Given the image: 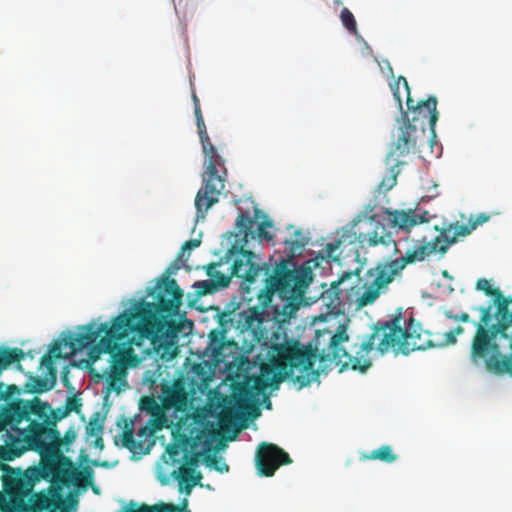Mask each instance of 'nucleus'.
Here are the masks:
<instances>
[{
	"label": "nucleus",
	"instance_id": "obj_1",
	"mask_svg": "<svg viewBox=\"0 0 512 512\" xmlns=\"http://www.w3.org/2000/svg\"><path fill=\"white\" fill-rule=\"evenodd\" d=\"M348 341L347 326L339 324L334 331L316 330L314 338L306 346L297 340L273 344L268 352V361L260 365V374L252 378V385L240 389L237 403L239 406L247 404L253 396L264 394L268 387L276 390L286 379L297 385L299 390L309 386L319 375L314 369L317 359L325 365L334 362L342 368L365 372L372 365L371 352L361 353L365 339L355 355H350L342 347Z\"/></svg>",
	"mask_w": 512,
	"mask_h": 512
},
{
	"label": "nucleus",
	"instance_id": "obj_2",
	"mask_svg": "<svg viewBox=\"0 0 512 512\" xmlns=\"http://www.w3.org/2000/svg\"><path fill=\"white\" fill-rule=\"evenodd\" d=\"M156 289L157 303L140 300L131 309L116 316L111 326L102 323L96 328L94 323H89L81 327L82 332L55 341L49 352L41 357V365L47 367L55 379V360L73 356L77 351L94 343L102 333L105 336L100 339L98 348L105 353H112L117 348V341H127L130 335L140 339L160 338L169 331L175 335L177 328L169 317L178 313L182 305L183 291L175 279L167 277L158 283Z\"/></svg>",
	"mask_w": 512,
	"mask_h": 512
},
{
	"label": "nucleus",
	"instance_id": "obj_3",
	"mask_svg": "<svg viewBox=\"0 0 512 512\" xmlns=\"http://www.w3.org/2000/svg\"><path fill=\"white\" fill-rule=\"evenodd\" d=\"M156 289L157 303L140 300L131 309L116 316L111 326L102 323L96 328L94 323H89L81 327L82 332L55 341L49 352L41 357V365L47 367L55 379V360L73 356L77 351L94 343L102 333L105 336L100 339L98 348L105 353H112L117 348V341H127L130 335L140 339L160 338L169 331L175 335L177 328L169 317L178 313L182 305L183 291L175 279L167 277L158 283Z\"/></svg>",
	"mask_w": 512,
	"mask_h": 512
},
{
	"label": "nucleus",
	"instance_id": "obj_4",
	"mask_svg": "<svg viewBox=\"0 0 512 512\" xmlns=\"http://www.w3.org/2000/svg\"><path fill=\"white\" fill-rule=\"evenodd\" d=\"M489 219V214L480 213L477 216L471 215L467 224L451 223L444 227L434 240H419L412 249L406 251L403 257L378 263L375 267L368 269L363 279L359 276V270L344 272L337 281L331 283L328 290L323 292L322 300L330 310L336 312L343 310L345 305H353L356 310L371 305L381 293L385 292L388 285L406 265L423 261L436 251L441 254L446 253L450 245L456 243L459 238L470 235Z\"/></svg>",
	"mask_w": 512,
	"mask_h": 512
},
{
	"label": "nucleus",
	"instance_id": "obj_5",
	"mask_svg": "<svg viewBox=\"0 0 512 512\" xmlns=\"http://www.w3.org/2000/svg\"><path fill=\"white\" fill-rule=\"evenodd\" d=\"M405 323L401 313L395 315L390 321L378 322L373 327V332L365 336L361 353L366 355L367 352H372L376 348L381 355L390 349L408 355L416 350L454 345L457 342V336L464 333V328L460 325L445 333L432 334L429 331H423L414 319H410L406 328L403 327Z\"/></svg>",
	"mask_w": 512,
	"mask_h": 512
},
{
	"label": "nucleus",
	"instance_id": "obj_6",
	"mask_svg": "<svg viewBox=\"0 0 512 512\" xmlns=\"http://www.w3.org/2000/svg\"><path fill=\"white\" fill-rule=\"evenodd\" d=\"M403 84L406 92V105L412 114V119L408 118V114L403 112L404 121L399 127L400 135L398 140L393 144L387 155V163L393 162L390 167L389 176L383 178L378 185L379 192H387L391 190L397 183V176L399 174L398 167L405 162L400 161L399 158L408 154L416 147V140L418 133H425V124L429 123L432 133L438 120L437 111V98L429 96L425 101H419L414 105V101L410 95V87L405 77L399 76L392 86L393 96L398 103L400 110H402V99L399 92V85Z\"/></svg>",
	"mask_w": 512,
	"mask_h": 512
},
{
	"label": "nucleus",
	"instance_id": "obj_7",
	"mask_svg": "<svg viewBox=\"0 0 512 512\" xmlns=\"http://www.w3.org/2000/svg\"><path fill=\"white\" fill-rule=\"evenodd\" d=\"M308 283L298 271L290 269L287 261L278 263L272 275L265 280V286L257 292L260 306L242 312L244 326L247 330H260L265 320V309L272 306L274 297L282 302L281 311L276 304L274 313L291 315L297 309L298 301L303 297Z\"/></svg>",
	"mask_w": 512,
	"mask_h": 512
},
{
	"label": "nucleus",
	"instance_id": "obj_8",
	"mask_svg": "<svg viewBox=\"0 0 512 512\" xmlns=\"http://www.w3.org/2000/svg\"><path fill=\"white\" fill-rule=\"evenodd\" d=\"M3 472L0 492V512H58L61 493L55 487L33 492L39 480H34L22 468L0 464Z\"/></svg>",
	"mask_w": 512,
	"mask_h": 512
},
{
	"label": "nucleus",
	"instance_id": "obj_9",
	"mask_svg": "<svg viewBox=\"0 0 512 512\" xmlns=\"http://www.w3.org/2000/svg\"><path fill=\"white\" fill-rule=\"evenodd\" d=\"M6 415L14 421H24L30 427L29 440L33 445L39 446L48 443H62L60 432L56 428L57 422L66 418L69 413L65 407L52 409L51 405L38 397L31 401L16 399L6 404Z\"/></svg>",
	"mask_w": 512,
	"mask_h": 512
},
{
	"label": "nucleus",
	"instance_id": "obj_10",
	"mask_svg": "<svg viewBox=\"0 0 512 512\" xmlns=\"http://www.w3.org/2000/svg\"><path fill=\"white\" fill-rule=\"evenodd\" d=\"M194 104V115L196 119L197 132L199 135L202 151L206 159V170L203 175V186L195 197L197 216L204 218L207 211L219 202V196L225 188V175L219 173V168L224 166L222 157L218 154L216 147L212 144L207 133V128L202 115L200 101L196 93H192Z\"/></svg>",
	"mask_w": 512,
	"mask_h": 512
},
{
	"label": "nucleus",
	"instance_id": "obj_11",
	"mask_svg": "<svg viewBox=\"0 0 512 512\" xmlns=\"http://www.w3.org/2000/svg\"><path fill=\"white\" fill-rule=\"evenodd\" d=\"M480 312L479 321H474L476 328L471 341L470 361L478 366L484 364L485 368L494 374H508L512 377V354L505 356L501 353L499 338H504L502 332L489 326L492 320V304L489 306L474 307Z\"/></svg>",
	"mask_w": 512,
	"mask_h": 512
},
{
	"label": "nucleus",
	"instance_id": "obj_12",
	"mask_svg": "<svg viewBox=\"0 0 512 512\" xmlns=\"http://www.w3.org/2000/svg\"><path fill=\"white\" fill-rule=\"evenodd\" d=\"M62 443H48L39 446L33 445L40 455L37 466H31L24 471L34 480H49L60 491L61 486L69 485L76 479L77 471L70 458L64 456L60 450Z\"/></svg>",
	"mask_w": 512,
	"mask_h": 512
},
{
	"label": "nucleus",
	"instance_id": "obj_13",
	"mask_svg": "<svg viewBox=\"0 0 512 512\" xmlns=\"http://www.w3.org/2000/svg\"><path fill=\"white\" fill-rule=\"evenodd\" d=\"M256 259L257 255L254 252L241 247L232 256L230 275H226L218 270L219 263H210L207 265L206 273L210 277V280H220L219 278L221 276L230 277V279L233 276L241 278L240 289L243 293H249L251 284L255 282L260 272L265 271V274L269 272V266L265 263H257Z\"/></svg>",
	"mask_w": 512,
	"mask_h": 512
},
{
	"label": "nucleus",
	"instance_id": "obj_14",
	"mask_svg": "<svg viewBox=\"0 0 512 512\" xmlns=\"http://www.w3.org/2000/svg\"><path fill=\"white\" fill-rule=\"evenodd\" d=\"M6 413V405L0 410V414ZM30 427L24 421H14L6 415L0 418V432L6 431L10 440L4 446H0V460L12 461L20 457L27 450L36 452L33 444L29 440Z\"/></svg>",
	"mask_w": 512,
	"mask_h": 512
},
{
	"label": "nucleus",
	"instance_id": "obj_15",
	"mask_svg": "<svg viewBox=\"0 0 512 512\" xmlns=\"http://www.w3.org/2000/svg\"><path fill=\"white\" fill-rule=\"evenodd\" d=\"M255 463L259 475L272 477L280 466L291 464L292 459L278 445L262 442L257 448Z\"/></svg>",
	"mask_w": 512,
	"mask_h": 512
},
{
	"label": "nucleus",
	"instance_id": "obj_16",
	"mask_svg": "<svg viewBox=\"0 0 512 512\" xmlns=\"http://www.w3.org/2000/svg\"><path fill=\"white\" fill-rule=\"evenodd\" d=\"M263 218L257 230H255L256 220L246 213H239L236 219V228L238 233L242 235V240L245 243L255 239L256 236L260 240L271 241L273 239L272 233L267 230L273 227V222L265 214H263Z\"/></svg>",
	"mask_w": 512,
	"mask_h": 512
},
{
	"label": "nucleus",
	"instance_id": "obj_17",
	"mask_svg": "<svg viewBox=\"0 0 512 512\" xmlns=\"http://www.w3.org/2000/svg\"><path fill=\"white\" fill-rule=\"evenodd\" d=\"M198 458L199 454L188 455L186 453L184 464L179 467L178 474L175 475L179 481L180 490L184 489L187 494H190L192 488L199 484L202 479L201 473L194 470V466L198 463Z\"/></svg>",
	"mask_w": 512,
	"mask_h": 512
},
{
	"label": "nucleus",
	"instance_id": "obj_18",
	"mask_svg": "<svg viewBox=\"0 0 512 512\" xmlns=\"http://www.w3.org/2000/svg\"><path fill=\"white\" fill-rule=\"evenodd\" d=\"M429 212L418 209L396 210L391 213V222L401 230L410 231L418 224L429 222Z\"/></svg>",
	"mask_w": 512,
	"mask_h": 512
},
{
	"label": "nucleus",
	"instance_id": "obj_19",
	"mask_svg": "<svg viewBox=\"0 0 512 512\" xmlns=\"http://www.w3.org/2000/svg\"><path fill=\"white\" fill-rule=\"evenodd\" d=\"M511 301L501 294V297H497L494 299V305L496 306V319L497 322L494 324H490L489 326L495 328L496 330L502 332V336L507 338V329L512 324V312L510 311Z\"/></svg>",
	"mask_w": 512,
	"mask_h": 512
},
{
	"label": "nucleus",
	"instance_id": "obj_20",
	"mask_svg": "<svg viewBox=\"0 0 512 512\" xmlns=\"http://www.w3.org/2000/svg\"><path fill=\"white\" fill-rule=\"evenodd\" d=\"M135 506L136 504L131 503L119 512H190L186 498L179 505L161 501L153 505L141 504L138 507Z\"/></svg>",
	"mask_w": 512,
	"mask_h": 512
},
{
	"label": "nucleus",
	"instance_id": "obj_21",
	"mask_svg": "<svg viewBox=\"0 0 512 512\" xmlns=\"http://www.w3.org/2000/svg\"><path fill=\"white\" fill-rule=\"evenodd\" d=\"M200 244H201V241L197 240V239H191V240L186 241L182 245L181 250L177 255L176 261L170 267H168L166 274L161 276V278L157 281L156 285L154 287L148 289L147 295L153 297L157 301L156 295H157L158 290L156 289V287L158 286V283L162 282L164 277L171 279L169 277V274L173 273L175 270H178L180 268V266L178 265V261H186L189 256L190 251L194 248H197Z\"/></svg>",
	"mask_w": 512,
	"mask_h": 512
},
{
	"label": "nucleus",
	"instance_id": "obj_22",
	"mask_svg": "<svg viewBox=\"0 0 512 512\" xmlns=\"http://www.w3.org/2000/svg\"><path fill=\"white\" fill-rule=\"evenodd\" d=\"M379 225H377L376 229L368 234L360 233L358 236V240L360 243H367L368 246L373 247L379 244L384 245L386 247L392 245L396 249V243L392 238L390 233L385 232V227L381 226V231H378Z\"/></svg>",
	"mask_w": 512,
	"mask_h": 512
},
{
	"label": "nucleus",
	"instance_id": "obj_23",
	"mask_svg": "<svg viewBox=\"0 0 512 512\" xmlns=\"http://www.w3.org/2000/svg\"><path fill=\"white\" fill-rule=\"evenodd\" d=\"M164 405L168 408L181 410L187 403V393L185 389L175 384L164 390Z\"/></svg>",
	"mask_w": 512,
	"mask_h": 512
},
{
	"label": "nucleus",
	"instance_id": "obj_24",
	"mask_svg": "<svg viewBox=\"0 0 512 512\" xmlns=\"http://www.w3.org/2000/svg\"><path fill=\"white\" fill-rule=\"evenodd\" d=\"M220 280H201L194 283L193 287L198 296L215 293L219 289L226 288L230 283V277H220Z\"/></svg>",
	"mask_w": 512,
	"mask_h": 512
},
{
	"label": "nucleus",
	"instance_id": "obj_25",
	"mask_svg": "<svg viewBox=\"0 0 512 512\" xmlns=\"http://www.w3.org/2000/svg\"><path fill=\"white\" fill-rule=\"evenodd\" d=\"M398 456L394 453L390 445H383L369 453H361L360 460H380L385 463H392L396 461Z\"/></svg>",
	"mask_w": 512,
	"mask_h": 512
},
{
	"label": "nucleus",
	"instance_id": "obj_26",
	"mask_svg": "<svg viewBox=\"0 0 512 512\" xmlns=\"http://www.w3.org/2000/svg\"><path fill=\"white\" fill-rule=\"evenodd\" d=\"M53 383L49 384L47 379L41 377H32L29 382L26 383L25 389L29 393H42L50 390L53 387Z\"/></svg>",
	"mask_w": 512,
	"mask_h": 512
},
{
	"label": "nucleus",
	"instance_id": "obj_27",
	"mask_svg": "<svg viewBox=\"0 0 512 512\" xmlns=\"http://www.w3.org/2000/svg\"><path fill=\"white\" fill-rule=\"evenodd\" d=\"M351 234L344 233L341 238L337 239L334 242L327 243L325 248L323 249V252L325 254V257L328 259H331L333 261H337L339 259V255L336 254V251L340 248L342 244L346 242L347 238H351Z\"/></svg>",
	"mask_w": 512,
	"mask_h": 512
},
{
	"label": "nucleus",
	"instance_id": "obj_28",
	"mask_svg": "<svg viewBox=\"0 0 512 512\" xmlns=\"http://www.w3.org/2000/svg\"><path fill=\"white\" fill-rule=\"evenodd\" d=\"M121 442L123 447L130 451H135L137 449L138 444L134 438L132 422L125 424V428L121 434Z\"/></svg>",
	"mask_w": 512,
	"mask_h": 512
},
{
	"label": "nucleus",
	"instance_id": "obj_29",
	"mask_svg": "<svg viewBox=\"0 0 512 512\" xmlns=\"http://www.w3.org/2000/svg\"><path fill=\"white\" fill-rule=\"evenodd\" d=\"M293 237V240H286L285 243L290 245L292 254H295L298 250L303 249L308 244V238L301 230H295Z\"/></svg>",
	"mask_w": 512,
	"mask_h": 512
},
{
	"label": "nucleus",
	"instance_id": "obj_30",
	"mask_svg": "<svg viewBox=\"0 0 512 512\" xmlns=\"http://www.w3.org/2000/svg\"><path fill=\"white\" fill-rule=\"evenodd\" d=\"M343 26L351 33H357V23L354 15L348 8H343L340 14Z\"/></svg>",
	"mask_w": 512,
	"mask_h": 512
},
{
	"label": "nucleus",
	"instance_id": "obj_31",
	"mask_svg": "<svg viewBox=\"0 0 512 512\" xmlns=\"http://www.w3.org/2000/svg\"><path fill=\"white\" fill-rule=\"evenodd\" d=\"M476 289L483 291L487 296H493L494 299L501 297L502 292L498 288H493L490 282L485 278H480L476 282Z\"/></svg>",
	"mask_w": 512,
	"mask_h": 512
},
{
	"label": "nucleus",
	"instance_id": "obj_32",
	"mask_svg": "<svg viewBox=\"0 0 512 512\" xmlns=\"http://www.w3.org/2000/svg\"><path fill=\"white\" fill-rule=\"evenodd\" d=\"M204 461L207 466L213 467L216 471L220 473L228 472L229 466L216 455H206Z\"/></svg>",
	"mask_w": 512,
	"mask_h": 512
},
{
	"label": "nucleus",
	"instance_id": "obj_33",
	"mask_svg": "<svg viewBox=\"0 0 512 512\" xmlns=\"http://www.w3.org/2000/svg\"><path fill=\"white\" fill-rule=\"evenodd\" d=\"M65 409L70 414L71 412L80 413L82 408V399L76 395L68 396L65 401Z\"/></svg>",
	"mask_w": 512,
	"mask_h": 512
},
{
	"label": "nucleus",
	"instance_id": "obj_34",
	"mask_svg": "<svg viewBox=\"0 0 512 512\" xmlns=\"http://www.w3.org/2000/svg\"><path fill=\"white\" fill-rule=\"evenodd\" d=\"M78 501L74 496H69L66 500L61 497V504L58 512H73L77 507Z\"/></svg>",
	"mask_w": 512,
	"mask_h": 512
},
{
	"label": "nucleus",
	"instance_id": "obj_35",
	"mask_svg": "<svg viewBox=\"0 0 512 512\" xmlns=\"http://www.w3.org/2000/svg\"><path fill=\"white\" fill-rule=\"evenodd\" d=\"M444 316L452 321H455V322H470L471 319H470V315L466 312H462L460 314H454L452 311L450 310H445L443 312Z\"/></svg>",
	"mask_w": 512,
	"mask_h": 512
},
{
	"label": "nucleus",
	"instance_id": "obj_36",
	"mask_svg": "<svg viewBox=\"0 0 512 512\" xmlns=\"http://www.w3.org/2000/svg\"><path fill=\"white\" fill-rule=\"evenodd\" d=\"M180 452H181V447L179 444L171 443V444H168L166 447V453L169 455V458L173 462L179 461L178 456H179Z\"/></svg>",
	"mask_w": 512,
	"mask_h": 512
},
{
	"label": "nucleus",
	"instance_id": "obj_37",
	"mask_svg": "<svg viewBox=\"0 0 512 512\" xmlns=\"http://www.w3.org/2000/svg\"><path fill=\"white\" fill-rule=\"evenodd\" d=\"M75 439H76V433H75V431L68 430V431L65 433L64 438L62 439V444H63V443H65V444H71Z\"/></svg>",
	"mask_w": 512,
	"mask_h": 512
},
{
	"label": "nucleus",
	"instance_id": "obj_38",
	"mask_svg": "<svg viewBox=\"0 0 512 512\" xmlns=\"http://www.w3.org/2000/svg\"><path fill=\"white\" fill-rule=\"evenodd\" d=\"M90 426H91L90 427V433L91 434H96L95 433V429L97 430L98 433H100L102 431V429H103V427L101 425H98V424H95V426H93V424L90 423Z\"/></svg>",
	"mask_w": 512,
	"mask_h": 512
},
{
	"label": "nucleus",
	"instance_id": "obj_39",
	"mask_svg": "<svg viewBox=\"0 0 512 512\" xmlns=\"http://www.w3.org/2000/svg\"><path fill=\"white\" fill-rule=\"evenodd\" d=\"M95 446H96V447H99V448H101V449L103 448V446H104V445H103V439H102L100 436H98V437L96 438V440H95Z\"/></svg>",
	"mask_w": 512,
	"mask_h": 512
},
{
	"label": "nucleus",
	"instance_id": "obj_40",
	"mask_svg": "<svg viewBox=\"0 0 512 512\" xmlns=\"http://www.w3.org/2000/svg\"><path fill=\"white\" fill-rule=\"evenodd\" d=\"M225 419H226V415L224 413H222L220 418H219V422L222 424V423L225 422Z\"/></svg>",
	"mask_w": 512,
	"mask_h": 512
},
{
	"label": "nucleus",
	"instance_id": "obj_41",
	"mask_svg": "<svg viewBox=\"0 0 512 512\" xmlns=\"http://www.w3.org/2000/svg\"><path fill=\"white\" fill-rule=\"evenodd\" d=\"M63 382H64V384H65L67 387H70V385H69V380L67 379V377H66L65 375L63 376Z\"/></svg>",
	"mask_w": 512,
	"mask_h": 512
},
{
	"label": "nucleus",
	"instance_id": "obj_42",
	"mask_svg": "<svg viewBox=\"0 0 512 512\" xmlns=\"http://www.w3.org/2000/svg\"><path fill=\"white\" fill-rule=\"evenodd\" d=\"M259 214H262V211L256 208V209H255V215H256V218H258V217H259Z\"/></svg>",
	"mask_w": 512,
	"mask_h": 512
},
{
	"label": "nucleus",
	"instance_id": "obj_43",
	"mask_svg": "<svg viewBox=\"0 0 512 512\" xmlns=\"http://www.w3.org/2000/svg\"><path fill=\"white\" fill-rule=\"evenodd\" d=\"M267 408H270L271 407V402L270 400L267 398V405H266Z\"/></svg>",
	"mask_w": 512,
	"mask_h": 512
},
{
	"label": "nucleus",
	"instance_id": "obj_44",
	"mask_svg": "<svg viewBox=\"0 0 512 512\" xmlns=\"http://www.w3.org/2000/svg\"><path fill=\"white\" fill-rule=\"evenodd\" d=\"M335 4L342 5V1L341 0H335Z\"/></svg>",
	"mask_w": 512,
	"mask_h": 512
},
{
	"label": "nucleus",
	"instance_id": "obj_45",
	"mask_svg": "<svg viewBox=\"0 0 512 512\" xmlns=\"http://www.w3.org/2000/svg\"><path fill=\"white\" fill-rule=\"evenodd\" d=\"M177 351V347H174V352L171 354V356H174Z\"/></svg>",
	"mask_w": 512,
	"mask_h": 512
}]
</instances>
